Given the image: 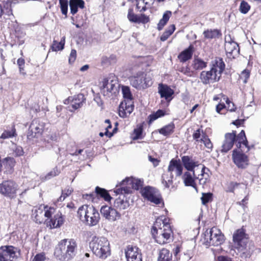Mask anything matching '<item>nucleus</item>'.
I'll return each instance as SVG.
<instances>
[{
  "mask_svg": "<svg viewBox=\"0 0 261 261\" xmlns=\"http://www.w3.org/2000/svg\"><path fill=\"white\" fill-rule=\"evenodd\" d=\"M250 9V6L247 2L242 1L241 3L239 10L243 14H246Z\"/></svg>",
  "mask_w": 261,
  "mask_h": 261,
  "instance_id": "47",
  "label": "nucleus"
},
{
  "mask_svg": "<svg viewBox=\"0 0 261 261\" xmlns=\"http://www.w3.org/2000/svg\"><path fill=\"white\" fill-rule=\"evenodd\" d=\"M77 214L82 222L89 226H95L100 219L98 211L92 205H82L79 207Z\"/></svg>",
  "mask_w": 261,
  "mask_h": 261,
  "instance_id": "7",
  "label": "nucleus"
},
{
  "mask_svg": "<svg viewBox=\"0 0 261 261\" xmlns=\"http://www.w3.org/2000/svg\"><path fill=\"white\" fill-rule=\"evenodd\" d=\"M134 140H137V139H139L140 138H141V136L142 135V129L141 128H137V129H135L134 130Z\"/></svg>",
  "mask_w": 261,
  "mask_h": 261,
  "instance_id": "59",
  "label": "nucleus"
},
{
  "mask_svg": "<svg viewBox=\"0 0 261 261\" xmlns=\"http://www.w3.org/2000/svg\"><path fill=\"white\" fill-rule=\"evenodd\" d=\"M168 168L169 171H174L176 176H179L182 173L183 167L179 160L172 159L169 162Z\"/></svg>",
  "mask_w": 261,
  "mask_h": 261,
  "instance_id": "23",
  "label": "nucleus"
},
{
  "mask_svg": "<svg viewBox=\"0 0 261 261\" xmlns=\"http://www.w3.org/2000/svg\"><path fill=\"white\" fill-rule=\"evenodd\" d=\"M62 13L65 16L67 15L68 11V0H59Z\"/></svg>",
  "mask_w": 261,
  "mask_h": 261,
  "instance_id": "49",
  "label": "nucleus"
},
{
  "mask_svg": "<svg viewBox=\"0 0 261 261\" xmlns=\"http://www.w3.org/2000/svg\"><path fill=\"white\" fill-rule=\"evenodd\" d=\"M124 253L126 261H142L141 250L137 246L128 245Z\"/></svg>",
  "mask_w": 261,
  "mask_h": 261,
  "instance_id": "18",
  "label": "nucleus"
},
{
  "mask_svg": "<svg viewBox=\"0 0 261 261\" xmlns=\"http://www.w3.org/2000/svg\"><path fill=\"white\" fill-rule=\"evenodd\" d=\"M44 128V123L38 119L32 121L27 134V138L29 140L38 138L42 135Z\"/></svg>",
  "mask_w": 261,
  "mask_h": 261,
  "instance_id": "13",
  "label": "nucleus"
},
{
  "mask_svg": "<svg viewBox=\"0 0 261 261\" xmlns=\"http://www.w3.org/2000/svg\"><path fill=\"white\" fill-rule=\"evenodd\" d=\"M250 76V72L248 70H244L240 75V79L242 80L243 83L246 84Z\"/></svg>",
  "mask_w": 261,
  "mask_h": 261,
  "instance_id": "51",
  "label": "nucleus"
},
{
  "mask_svg": "<svg viewBox=\"0 0 261 261\" xmlns=\"http://www.w3.org/2000/svg\"><path fill=\"white\" fill-rule=\"evenodd\" d=\"M122 93L124 100H133V96L131 93L130 89L127 86H122Z\"/></svg>",
  "mask_w": 261,
  "mask_h": 261,
  "instance_id": "45",
  "label": "nucleus"
},
{
  "mask_svg": "<svg viewBox=\"0 0 261 261\" xmlns=\"http://www.w3.org/2000/svg\"><path fill=\"white\" fill-rule=\"evenodd\" d=\"M45 255L44 253L37 254L34 257L32 261H45Z\"/></svg>",
  "mask_w": 261,
  "mask_h": 261,
  "instance_id": "57",
  "label": "nucleus"
},
{
  "mask_svg": "<svg viewBox=\"0 0 261 261\" xmlns=\"http://www.w3.org/2000/svg\"><path fill=\"white\" fill-rule=\"evenodd\" d=\"M236 142H238L237 146L239 148H241L245 147L246 149V151L249 150V147L248 146V142L245 136V132L242 130L239 135L237 136L236 139Z\"/></svg>",
  "mask_w": 261,
  "mask_h": 261,
  "instance_id": "25",
  "label": "nucleus"
},
{
  "mask_svg": "<svg viewBox=\"0 0 261 261\" xmlns=\"http://www.w3.org/2000/svg\"><path fill=\"white\" fill-rule=\"evenodd\" d=\"M203 134H205L202 129L199 128L195 130L193 134V138L197 142H200V139Z\"/></svg>",
  "mask_w": 261,
  "mask_h": 261,
  "instance_id": "50",
  "label": "nucleus"
},
{
  "mask_svg": "<svg viewBox=\"0 0 261 261\" xmlns=\"http://www.w3.org/2000/svg\"><path fill=\"white\" fill-rule=\"evenodd\" d=\"M20 250L13 246L0 247V261H17Z\"/></svg>",
  "mask_w": 261,
  "mask_h": 261,
  "instance_id": "12",
  "label": "nucleus"
},
{
  "mask_svg": "<svg viewBox=\"0 0 261 261\" xmlns=\"http://www.w3.org/2000/svg\"><path fill=\"white\" fill-rule=\"evenodd\" d=\"M148 160L150 162L152 163V164H153V166L154 167L158 166L159 163V161L157 159L154 158L152 157L151 156L149 155V156H148Z\"/></svg>",
  "mask_w": 261,
  "mask_h": 261,
  "instance_id": "61",
  "label": "nucleus"
},
{
  "mask_svg": "<svg viewBox=\"0 0 261 261\" xmlns=\"http://www.w3.org/2000/svg\"><path fill=\"white\" fill-rule=\"evenodd\" d=\"M73 190L71 188H68L65 189L64 191H62V194L66 196V197L70 195L72 192Z\"/></svg>",
  "mask_w": 261,
  "mask_h": 261,
  "instance_id": "63",
  "label": "nucleus"
},
{
  "mask_svg": "<svg viewBox=\"0 0 261 261\" xmlns=\"http://www.w3.org/2000/svg\"><path fill=\"white\" fill-rule=\"evenodd\" d=\"M223 100L225 101L226 104L228 105V110L231 112L234 111L236 107L234 103L231 102L228 98L224 96Z\"/></svg>",
  "mask_w": 261,
  "mask_h": 261,
  "instance_id": "54",
  "label": "nucleus"
},
{
  "mask_svg": "<svg viewBox=\"0 0 261 261\" xmlns=\"http://www.w3.org/2000/svg\"><path fill=\"white\" fill-rule=\"evenodd\" d=\"M207 66V63L200 59H195L193 61V67L195 70H201Z\"/></svg>",
  "mask_w": 261,
  "mask_h": 261,
  "instance_id": "40",
  "label": "nucleus"
},
{
  "mask_svg": "<svg viewBox=\"0 0 261 261\" xmlns=\"http://www.w3.org/2000/svg\"><path fill=\"white\" fill-rule=\"evenodd\" d=\"M24 63L25 62L23 59L19 58L17 60V65L19 66L20 73L23 75H25L26 74L24 70Z\"/></svg>",
  "mask_w": 261,
  "mask_h": 261,
  "instance_id": "52",
  "label": "nucleus"
},
{
  "mask_svg": "<svg viewBox=\"0 0 261 261\" xmlns=\"http://www.w3.org/2000/svg\"><path fill=\"white\" fill-rule=\"evenodd\" d=\"M200 142H202L205 147L209 150L207 151L208 152L212 151L213 147V144L205 134H203L202 138L200 139Z\"/></svg>",
  "mask_w": 261,
  "mask_h": 261,
  "instance_id": "42",
  "label": "nucleus"
},
{
  "mask_svg": "<svg viewBox=\"0 0 261 261\" xmlns=\"http://www.w3.org/2000/svg\"><path fill=\"white\" fill-rule=\"evenodd\" d=\"M111 128H112L111 124H108V125L107 126V127L106 128V132H105V135L109 138L111 137L113 135V134H114V132L111 133L109 131V129ZM116 129H117V128H114L113 130V132H114V130H115Z\"/></svg>",
  "mask_w": 261,
  "mask_h": 261,
  "instance_id": "60",
  "label": "nucleus"
},
{
  "mask_svg": "<svg viewBox=\"0 0 261 261\" xmlns=\"http://www.w3.org/2000/svg\"><path fill=\"white\" fill-rule=\"evenodd\" d=\"M181 161L185 168L188 171H192L193 176L199 179L200 185H204L207 182L209 174L206 171H209V170L204 165L188 155L183 156Z\"/></svg>",
  "mask_w": 261,
  "mask_h": 261,
  "instance_id": "3",
  "label": "nucleus"
},
{
  "mask_svg": "<svg viewBox=\"0 0 261 261\" xmlns=\"http://www.w3.org/2000/svg\"><path fill=\"white\" fill-rule=\"evenodd\" d=\"M162 184L166 188H169L172 185L173 175L172 172L169 171L168 169L167 171L162 175Z\"/></svg>",
  "mask_w": 261,
  "mask_h": 261,
  "instance_id": "30",
  "label": "nucleus"
},
{
  "mask_svg": "<svg viewBox=\"0 0 261 261\" xmlns=\"http://www.w3.org/2000/svg\"><path fill=\"white\" fill-rule=\"evenodd\" d=\"M127 18L130 22L137 23L138 15L134 13L132 8H129L128 11Z\"/></svg>",
  "mask_w": 261,
  "mask_h": 261,
  "instance_id": "48",
  "label": "nucleus"
},
{
  "mask_svg": "<svg viewBox=\"0 0 261 261\" xmlns=\"http://www.w3.org/2000/svg\"><path fill=\"white\" fill-rule=\"evenodd\" d=\"M95 193L97 195H99L103 198L106 201H110L112 197L110 196L108 192L105 189L96 187L95 188Z\"/></svg>",
  "mask_w": 261,
  "mask_h": 261,
  "instance_id": "35",
  "label": "nucleus"
},
{
  "mask_svg": "<svg viewBox=\"0 0 261 261\" xmlns=\"http://www.w3.org/2000/svg\"><path fill=\"white\" fill-rule=\"evenodd\" d=\"M69 6L71 13L73 15L77 12L78 8L83 9L85 7V2L83 0H70Z\"/></svg>",
  "mask_w": 261,
  "mask_h": 261,
  "instance_id": "29",
  "label": "nucleus"
},
{
  "mask_svg": "<svg viewBox=\"0 0 261 261\" xmlns=\"http://www.w3.org/2000/svg\"><path fill=\"white\" fill-rule=\"evenodd\" d=\"M240 150H233L232 154L234 163L240 168H245L248 165V158L243 152L246 149L240 148Z\"/></svg>",
  "mask_w": 261,
  "mask_h": 261,
  "instance_id": "15",
  "label": "nucleus"
},
{
  "mask_svg": "<svg viewBox=\"0 0 261 261\" xmlns=\"http://www.w3.org/2000/svg\"><path fill=\"white\" fill-rule=\"evenodd\" d=\"M137 67H134L131 70L132 75L128 79L130 85L137 89H145L152 84L151 78L147 76L144 72L138 71Z\"/></svg>",
  "mask_w": 261,
  "mask_h": 261,
  "instance_id": "8",
  "label": "nucleus"
},
{
  "mask_svg": "<svg viewBox=\"0 0 261 261\" xmlns=\"http://www.w3.org/2000/svg\"><path fill=\"white\" fill-rule=\"evenodd\" d=\"M15 164L14 158L7 157L4 159L2 162V166H4V172L7 174L11 173Z\"/></svg>",
  "mask_w": 261,
  "mask_h": 261,
  "instance_id": "28",
  "label": "nucleus"
},
{
  "mask_svg": "<svg viewBox=\"0 0 261 261\" xmlns=\"http://www.w3.org/2000/svg\"><path fill=\"white\" fill-rule=\"evenodd\" d=\"M134 105L133 100H123L119 107V115L120 117L126 118L134 111Z\"/></svg>",
  "mask_w": 261,
  "mask_h": 261,
  "instance_id": "20",
  "label": "nucleus"
},
{
  "mask_svg": "<svg viewBox=\"0 0 261 261\" xmlns=\"http://www.w3.org/2000/svg\"><path fill=\"white\" fill-rule=\"evenodd\" d=\"M89 245L94 254L100 259H105L111 255L110 242L106 237L94 236Z\"/></svg>",
  "mask_w": 261,
  "mask_h": 261,
  "instance_id": "6",
  "label": "nucleus"
},
{
  "mask_svg": "<svg viewBox=\"0 0 261 261\" xmlns=\"http://www.w3.org/2000/svg\"><path fill=\"white\" fill-rule=\"evenodd\" d=\"M149 21V17L145 15V14H141L140 15H138L137 23H146L148 22Z\"/></svg>",
  "mask_w": 261,
  "mask_h": 261,
  "instance_id": "56",
  "label": "nucleus"
},
{
  "mask_svg": "<svg viewBox=\"0 0 261 261\" xmlns=\"http://www.w3.org/2000/svg\"><path fill=\"white\" fill-rule=\"evenodd\" d=\"M77 245L72 239H65L60 241L56 246L54 255L60 261H69L76 255Z\"/></svg>",
  "mask_w": 261,
  "mask_h": 261,
  "instance_id": "2",
  "label": "nucleus"
},
{
  "mask_svg": "<svg viewBox=\"0 0 261 261\" xmlns=\"http://www.w3.org/2000/svg\"><path fill=\"white\" fill-rule=\"evenodd\" d=\"M175 29V27L174 25L172 24L170 25L161 36V40L162 41H166L169 37L172 34Z\"/></svg>",
  "mask_w": 261,
  "mask_h": 261,
  "instance_id": "41",
  "label": "nucleus"
},
{
  "mask_svg": "<svg viewBox=\"0 0 261 261\" xmlns=\"http://www.w3.org/2000/svg\"><path fill=\"white\" fill-rule=\"evenodd\" d=\"M174 128V124L173 123L163 127L159 130V132L160 134H162L165 136L170 135L173 132Z\"/></svg>",
  "mask_w": 261,
  "mask_h": 261,
  "instance_id": "37",
  "label": "nucleus"
},
{
  "mask_svg": "<svg viewBox=\"0 0 261 261\" xmlns=\"http://www.w3.org/2000/svg\"><path fill=\"white\" fill-rule=\"evenodd\" d=\"M118 198L116 199L114 203V207L118 210H123L127 208L129 204V202L126 200L124 194H120Z\"/></svg>",
  "mask_w": 261,
  "mask_h": 261,
  "instance_id": "24",
  "label": "nucleus"
},
{
  "mask_svg": "<svg viewBox=\"0 0 261 261\" xmlns=\"http://www.w3.org/2000/svg\"><path fill=\"white\" fill-rule=\"evenodd\" d=\"M183 179L185 185L186 186H191L196 189L194 179L190 172H186L184 173L183 175Z\"/></svg>",
  "mask_w": 261,
  "mask_h": 261,
  "instance_id": "34",
  "label": "nucleus"
},
{
  "mask_svg": "<svg viewBox=\"0 0 261 261\" xmlns=\"http://www.w3.org/2000/svg\"><path fill=\"white\" fill-rule=\"evenodd\" d=\"M236 134L233 132L232 133H226L225 135V138L222 145L221 149L222 152H227L231 149L236 142Z\"/></svg>",
  "mask_w": 261,
  "mask_h": 261,
  "instance_id": "22",
  "label": "nucleus"
},
{
  "mask_svg": "<svg viewBox=\"0 0 261 261\" xmlns=\"http://www.w3.org/2000/svg\"><path fill=\"white\" fill-rule=\"evenodd\" d=\"M225 67V65L222 59L216 58L211 62L210 70L202 71L200 73V79L201 82L204 85H207L219 81Z\"/></svg>",
  "mask_w": 261,
  "mask_h": 261,
  "instance_id": "4",
  "label": "nucleus"
},
{
  "mask_svg": "<svg viewBox=\"0 0 261 261\" xmlns=\"http://www.w3.org/2000/svg\"><path fill=\"white\" fill-rule=\"evenodd\" d=\"M200 241L206 247L211 245L218 246L223 243L224 236L219 229L213 227L205 231Z\"/></svg>",
  "mask_w": 261,
  "mask_h": 261,
  "instance_id": "9",
  "label": "nucleus"
},
{
  "mask_svg": "<svg viewBox=\"0 0 261 261\" xmlns=\"http://www.w3.org/2000/svg\"><path fill=\"white\" fill-rule=\"evenodd\" d=\"M142 196L150 202L158 204L161 202L162 199L158 191L150 187H146L141 191Z\"/></svg>",
  "mask_w": 261,
  "mask_h": 261,
  "instance_id": "16",
  "label": "nucleus"
},
{
  "mask_svg": "<svg viewBox=\"0 0 261 261\" xmlns=\"http://www.w3.org/2000/svg\"><path fill=\"white\" fill-rule=\"evenodd\" d=\"M100 85L101 93L106 97L115 96L118 92V81L114 75L104 79Z\"/></svg>",
  "mask_w": 261,
  "mask_h": 261,
  "instance_id": "10",
  "label": "nucleus"
},
{
  "mask_svg": "<svg viewBox=\"0 0 261 261\" xmlns=\"http://www.w3.org/2000/svg\"><path fill=\"white\" fill-rule=\"evenodd\" d=\"M60 173L57 167L54 168L52 170L48 172L44 177H42V179L43 180L49 179L58 175Z\"/></svg>",
  "mask_w": 261,
  "mask_h": 261,
  "instance_id": "46",
  "label": "nucleus"
},
{
  "mask_svg": "<svg viewBox=\"0 0 261 261\" xmlns=\"http://www.w3.org/2000/svg\"><path fill=\"white\" fill-rule=\"evenodd\" d=\"M248 238L243 229L237 230L233 235L234 247L238 251H243L245 248Z\"/></svg>",
  "mask_w": 261,
  "mask_h": 261,
  "instance_id": "14",
  "label": "nucleus"
},
{
  "mask_svg": "<svg viewBox=\"0 0 261 261\" xmlns=\"http://www.w3.org/2000/svg\"><path fill=\"white\" fill-rule=\"evenodd\" d=\"M17 189V185L11 180H6L0 184V193L10 198L15 196Z\"/></svg>",
  "mask_w": 261,
  "mask_h": 261,
  "instance_id": "17",
  "label": "nucleus"
},
{
  "mask_svg": "<svg viewBox=\"0 0 261 261\" xmlns=\"http://www.w3.org/2000/svg\"><path fill=\"white\" fill-rule=\"evenodd\" d=\"M178 70L187 76H191L192 75V72L190 68L188 66L181 67L178 69Z\"/></svg>",
  "mask_w": 261,
  "mask_h": 261,
  "instance_id": "55",
  "label": "nucleus"
},
{
  "mask_svg": "<svg viewBox=\"0 0 261 261\" xmlns=\"http://www.w3.org/2000/svg\"><path fill=\"white\" fill-rule=\"evenodd\" d=\"M241 186H243V188H247V186L245 185L241 184L240 183H237L233 181H231L227 184L226 191L227 192L233 193L236 189L239 188Z\"/></svg>",
  "mask_w": 261,
  "mask_h": 261,
  "instance_id": "39",
  "label": "nucleus"
},
{
  "mask_svg": "<svg viewBox=\"0 0 261 261\" xmlns=\"http://www.w3.org/2000/svg\"><path fill=\"white\" fill-rule=\"evenodd\" d=\"M4 7L5 8H6L7 10H8L7 12L8 15L12 13L11 4L9 2L7 1L6 3L4 5Z\"/></svg>",
  "mask_w": 261,
  "mask_h": 261,
  "instance_id": "62",
  "label": "nucleus"
},
{
  "mask_svg": "<svg viewBox=\"0 0 261 261\" xmlns=\"http://www.w3.org/2000/svg\"><path fill=\"white\" fill-rule=\"evenodd\" d=\"M56 209L53 207H48L41 205L39 207H35L32 210V217L37 223L41 224L45 222L47 227L50 228L60 227L64 221L62 213L58 212L55 213Z\"/></svg>",
  "mask_w": 261,
  "mask_h": 261,
  "instance_id": "1",
  "label": "nucleus"
},
{
  "mask_svg": "<svg viewBox=\"0 0 261 261\" xmlns=\"http://www.w3.org/2000/svg\"><path fill=\"white\" fill-rule=\"evenodd\" d=\"M158 93L161 97L164 98L168 105L173 98L174 91L169 86L161 83L158 86Z\"/></svg>",
  "mask_w": 261,
  "mask_h": 261,
  "instance_id": "21",
  "label": "nucleus"
},
{
  "mask_svg": "<svg viewBox=\"0 0 261 261\" xmlns=\"http://www.w3.org/2000/svg\"><path fill=\"white\" fill-rule=\"evenodd\" d=\"M225 107L226 106L224 105V103H219L218 105H217L216 108L217 112L218 113H220L221 111L224 109Z\"/></svg>",
  "mask_w": 261,
  "mask_h": 261,
  "instance_id": "64",
  "label": "nucleus"
},
{
  "mask_svg": "<svg viewBox=\"0 0 261 261\" xmlns=\"http://www.w3.org/2000/svg\"><path fill=\"white\" fill-rule=\"evenodd\" d=\"M65 40V38L64 37L62 38L60 42H58L56 40H54L51 46L52 50L54 51H57L62 50L64 48Z\"/></svg>",
  "mask_w": 261,
  "mask_h": 261,
  "instance_id": "38",
  "label": "nucleus"
},
{
  "mask_svg": "<svg viewBox=\"0 0 261 261\" xmlns=\"http://www.w3.org/2000/svg\"><path fill=\"white\" fill-rule=\"evenodd\" d=\"M158 261H172V254L167 249H161L159 253Z\"/></svg>",
  "mask_w": 261,
  "mask_h": 261,
  "instance_id": "32",
  "label": "nucleus"
},
{
  "mask_svg": "<svg viewBox=\"0 0 261 261\" xmlns=\"http://www.w3.org/2000/svg\"><path fill=\"white\" fill-rule=\"evenodd\" d=\"M165 112L164 110H158L156 112L153 113L149 116V122L150 123L158 118L164 116Z\"/></svg>",
  "mask_w": 261,
  "mask_h": 261,
  "instance_id": "44",
  "label": "nucleus"
},
{
  "mask_svg": "<svg viewBox=\"0 0 261 261\" xmlns=\"http://www.w3.org/2000/svg\"><path fill=\"white\" fill-rule=\"evenodd\" d=\"M193 46L191 45L188 48L179 54L178 58L181 62H185L191 59L193 53Z\"/></svg>",
  "mask_w": 261,
  "mask_h": 261,
  "instance_id": "27",
  "label": "nucleus"
},
{
  "mask_svg": "<svg viewBox=\"0 0 261 261\" xmlns=\"http://www.w3.org/2000/svg\"><path fill=\"white\" fill-rule=\"evenodd\" d=\"M101 215L110 221H115L121 217L120 214L114 207L103 205L100 208Z\"/></svg>",
  "mask_w": 261,
  "mask_h": 261,
  "instance_id": "19",
  "label": "nucleus"
},
{
  "mask_svg": "<svg viewBox=\"0 0 261 261\" xmlns=\"http://www.w3.org/2000/svg\"><path fill=\"white\" fill-rule=\"evenodd\" d=\"M205 38L211 39L217 37L219 35V31L217 30H207L203 32Z\"/></svg>",
  "mask_w": 261,
  "mask_h": 261,
  "instance_id": "43",
  "label": "nucleus"
},
{
  "mask_svg": "<svg viewBox=\"0 0 261 261\" xmlns=\"http://www.w3.org/2000/svg\"><path fill=\"white\" fill-rule=\"evenodd\" d=\"M172 15V13L170 11H166L163 14L162 18L159 21L158 24V29L160 31L163 29L164 27L168 21L170 17Z\"/></svg>",
  "mask_w": 261,
  "mask_h": 261,
  "instance_id": "33",
  "label": "nucleus"
},
{
  "mask_svg": "<svg viewBox=\"0 0 261 261\" xmlns=\"http://www.w3.org/2000/svg\"><path fill=\"white\" fill-rule=\"evenodd\" d=\"M76 57V51L75 49H72L69 57V63L70 64L73 63Z\"/></svg>",
  "mask_w": 261,
  "mask_h": 261,
  "instance_id": "58",
  "label": "nucleus"
},
{
  "mask_svg": "<svg viewBox=\"0 0 261 261\" xmlns=\"http://www.w3.org/2000/svg\"><path fill=\"white\" fill-rule=\"evenodd\" d=\"M225 49L227 54L234 55L238 54L240 51L239 45L236 42L225 43Z\"/></svg>",
  "mask_w": 261,
  "mask_h": 261,
  "instance_id": "31",
  "label": "nucleus"
},
{
  "mask_svg": "<svg viewBox=\"0 0 261 261\" xmlns=\"http://www.w3.org/2000/svg\"><path fill=\"white\" fill-rule=\"evenodd\" d=\"M143 185V180L141 179L127 177L120 183V187L117 188L114 192L116 194H129L131 189L139 190Z\"/></svg>",
  "mask_w": 261,
  "mask_h": 261,
  "instance_id": "11",
  "label": "nucleus"
},
{
  "mask_svg": "<svg viewBox=\"0 0 261 261\" xmlns=\"http://www.w3.org/2000/svg\"><path fill=\"white\" fill-rule=\"evenodd\" d=\"M151 233L155 241L160 244L167 243L172 234L170 224L166 219L158 218L151 229Z\"/></svg>",
  "mask_w": 261,
  "mask_h": 261,
  "instance_id": "5",
  "label": "nucleus"
},
{
  "mask_svg": "<svg viewBox=\"0 0 261 261\" xmlns=\"http://www.w3.org/2000/svg\"><path fill=\"white\" fill-rule=\"evenodd\" d=\"M212 197V194L210 193H203L201 198L202 203L203 204H205L208 203L210 200L211 199Z\"/></svg>",
  "mask_w": 261,
  "mask_h": 261,
  "instance_id": "53",
  "label": "nucleus"
},
{
  "mask_svg": "<svg viewBox=\"0 0 261 261\" xmlns=\"http://www.w3.org/2000/svg\"><path fill=\"white\" fill-rule=\"evenodd\" d=\"M86 99L83 94H79L72 97L71 107L75 110L81 108Z\"/></svg>",
  "mask_w": 261,
  "mask_h": 261,
  "instance_id": "26",
  "label": "nucleus"
},
{
  "mask_svg": "<svg viewBox=\"0 0 261 261\" xmlns=\"http://www.w3.org/2000/svg\"><path fill=\"white\" fill-rule=\"evenodd\" d=\"M17 136L15 125L13 124L10 130H5L0 137L3 139L11 138Z\"/></svg>",
  "mask_w": 261,
  "mask_h": 261,
  "instance_id": "36",
  "label": "nucleus"
}]
</instances>
